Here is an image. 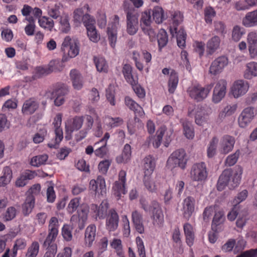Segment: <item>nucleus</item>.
Instances as JSON below:
<instances>
[{
  "instance_id": "obj_1",
  "label": "nucleus",
  "mask_w": 257,
  "mask_h": 257,
  "mask_svg": "<svg viewBox=\"0 0 257 257\" xmlns=\"http://www.w3.org/2000/svg\"><path fill=\"white\" fill-rule=\"evenodd\" d=\"M242 169L237 166L233 171L225 170L220 176L217 183V190L222 191L225 186H228L230 189H234L240 183Z\"/></svg>"
},
{
  "instance_id": "obj_2",
  "label": "nucleus",
  "mask_w": 257,
  "mask_h": 257,
  "mask_svg": "<svg viewBox=\"0 0 257 257\" xmlns=\"http://www.w3.org/2000/svg\"><path fill=\"white\" fill-rule=\"evenodd\" d=\"M90 8L87 4L82 7L76 9L73 12V21L76 27H80L82 24L86 29L95 26V20L87 13L90 12Z\"/></svg>"
},
{
  "instance_id": "obj_3",
  "label": "nucleus",
  "mask_w": 257,
  "mask_h": 257,
  "mask_svg": "<svg viewBox=\"0 0 257 257\" xmlns=\"http://www.w3.org/2000/svg\"><path fill=\"white\" fill-rule=\"evenodd\" d=\"M142 208L146 212H151L152 223L155 227H161L164 222V215L160 203L153 201L149 205L145 201L141 202Z\"/></svg>"
},
{
  "instance_id": "obj_4",
  "label": "nucleus",
  "mask_w": 257,
  "mask_h": 257,
  "mask_svg": "<svg viewBox=\"0 0 257 257\" xmlns=\"http://www.w3.org/2000/svg\"><path fill=\"white\" fill-rule=\"evenodd\" d=\"M213 85L212 83L204 87L199 84L193 85L187 89L189 96L197 102L203 101L208 96Z\"/></svg>"
},
{
  "instance_id": "obj_5",
  "label": "nucleus",
  "mask_w": 257,
  "mask_h": 257,
  "mask_svg": "<svg viewBox=\"0 0 257 257\" xmlns=\"http://www.w3.org/2000/svg\"><path fill=\"white\" fill-rule=\"evenodd\" d=\"M186 163L185 151L179 149L173 152L169 157L166 167L168 169L171 171L178 167L183 169L185 168Z\"/></svg>"
},
{
  "instance_id": "obj_6",
  "label": "nucleus",
  "mask_w": 257,
  "mask_h": 257,
  "mask_svg": "<svg viewBox=\"0 0 257 257\" xmlns=\"http://www.w3.org/2000/svg\"><path fill=\"white\" fill-rule=\"evenodd\" d=\"M61 50L70 58L75 57L79 52V42L77 39H71L66 36L63 40Z\"/></svg>"
},
{
  "instance_id": "obj_7",
  "label": "nucleus",
  "mask_w": 257,
  "mask_h": 257,
  "mask_svg": "<svg viewBox=\"0 0 257 257\" xmlns=\"http://www.w3.org/2000/svg\"><path fill=\"white\" fill-rule=\"evenodd\" d=\"M207 172L204 163L201 162L194 164L190 170V177L193 181H202L206 179Z\"/></svg>"
},
{
  "instance_id": "obj_8",
  "label": "nucleus",
  "mask_w": 257,
  "mask_h": 257,
  "mask_svg": "<svg viewBox=\"0 0 257 257\" xmlns=\"http://www.w3.org/2000/svg\"><path fill=\"white\" fill-rule=\"evenodd\" d=\"M89 207L87 204H82L77 211V214L72 216L71 222L74 224H78L80 229H82L87 220Z\"/></svg>"
},
{
  "instance_id": "obj_9",
  "label": "nucleus",
  "mask_w": 257,
  "mask_h": 257,
  "mask_svg": "<svg viewBox=\"0 0 257 257\" xmlns=\"http://www.w3.org/2000/svg\"><path fill=\"white\" fill-rule=\"evenodd\" d=\"M68 87L65 86L55 89L52 92H47L46 95L48 97L51 95L50 98L54 99V103L56 106L62 105L65 101V96L68 93Z\"/></svg>"
},
{
  "instance_id": "obj_10",
  "label": "nucleus",
  "mask_w": 257,
  "mask_h": 257,
  "mask_svg": "<svg viewBox=\"0 0 257 257\" xmlns=\"http://www.w3.org/2000/svg\"><path fill=\"white\" fill-rule=\"evenodd\" d=\"M83 122V116H75L68 119L65 122L66 138L70 139L72 133L79 130L82 127Z\"/></svg>"
},
{
  "instance_id": "obj_11",
  "label": "nucleus",
  "mask_w": 257,
  "mask_h": 257,
  "mask_svg": "<svg viewBox=\"0 0 257 257\" xmlns=\"http://www.w3.org/2000/svg\"><path fill=\"white\" fill-rule=\"evenodd\" d=\"M125 176L126 172L123 170L120 171L119 173L118 180L114 182L112 187L113 193L118 199L126 192L125 187Z\"/></svg>"
},
{
  "instance_id": "obj_12",
  "label": "nucleus",
  "mask_w": 257,
  "mask_h": 257,
  "mask_svg": "<svg viewBox=\"0 0 257 257\" xmlns=\"http://www.w3.org/2000/svg\"><path fill=\"white\" fill-rule=\"evenodd\" d=\"M227 82L225 80H219L216 84L213 91L212 100L215 103H219L225 96Z\"/></svg>"
},
{
  "instance_id": "obj_13",
  "label": "nucleus",
  "mask_w": 257,
  "mask_h": 257,
  "mask_svg": "<svg viewBox=\"0 0 257 257\" xmlns=\"http://www.w3.org/2000/svg\"><path fill=\"white\" fill-rule=\"evenodd\" d=\"M249 83L243 80L235 81L231 88V92L234 98H237L244 95L248 90Z\"/></svg>"
},
{
  "instance_id": "obj_14",
  "label": "nucleus",
  "mask_w": 257,
  "mask_h": 257,
  "mask_svg": "<svg viewBox=\"0 0 257 257\" xmlns=\"http://www.w3.org/2000/svg\"><path fill=\"white\" fill-rule=\"evenodd\" d=\"M139 28L137 14L128 12L126 14V32L130 35H135Z\"/></svg>"
},
{
  "instance_id": "obj_15",
  "label": "nucleus",
  "mask_w": 257,
  "mask_h": 257,
  "mask_svg": "<svg viewBox=\"0 0 257 257\" xmlns=\"http://www.w3.org/2000/svg\"><path fill=\"white\" fill-rule=\"evenodd\" d=\"M255 116L254 109L251 107L244 108L238 118L239 126L241 128L246 127L252 120Z\"/></svg>"
},
{
  "instance_id": "obj_16",
  "label": "nucleus",
  "mask_w": 257,
  "mask_h": 257,
  "mask_svg": "<svg viewBox=\"0 0 257 257\" xmlns=\"http://www.w3.org/2000/svg\"><path fill=\"white\" fill-rule=\"evenodd\" d=\"M228 64V59L227 57L222 56L215 59L209 68V73L215 75L221 73L224 68Z\"/></svg>"
},
{
  "instance_id": "obj_17",
  "label": "nucleus",
  "mask_w": 257,
  "mask_h": 257,
  "mask_svg": "<svg viewBox=\"0 0 257 257\" xmlns=\"http://www.w3.org/2000/svg\"><path fill=\"white\" fill-rule=\"evenodd\" d=\"M119 216L116 211L110 209L106 216L105 220V228L108 232L116 230L118 226Z\"/></svg>"
},
{
  "instance_id": "obj_18",
  "label": "nucleus",
  "mask_w": 257,
  "mask_h": 257,
  "mask_svg": "<svg viewBox=\"0 0 257 257\" xmlns=\"http://www.w3.org/2000/svg\"><path fill=\"white\" fill-rule=\"evenodd\" d=\"M108 209V203L106 200L102 201L99 205L92 204L90 206L91 212L96 220L103 219L106 215Z\"/></svg>"
},
{
  "instance_id": "obj_19",
  "label": "nucleus",
  "mask_w": 257,
  "mask_h": 257,
  "mask_svg": "<svg viewBox=\"0 0 257 257\" xmlns=\"http://www.w3.org/2000/svg\"><path fill=\"white\" fill-rule=\"evenodd\" d=\"M235 141L233 137L226 135L223 137L219 144L218 150L221 154H227L231 152L234 146Z\"/></svg>"
},
{
  "instance_id": "obj_20",
  "label": "nucleus",
  "mask_w": 257,
  "mask_h": 257,
  "mask_svg": "<svg viewBox=\"0 0 257 257\" xmlns=\"http://www.w3.org/2000/svg\"><path fill=\"white\" fill-rule=\"evenodd\" d=\"M246 41L248 44L249 56L251 59L257 57V32L251 31L247 34Z\"/></svg>"
},
{
  "instance_id": "obj_21",
  "label": "nucleus",
  "mask_w": 257,
  "mask_h": 257,
  "mask_svg": "<svg viewBox=\"0 0 257 257\" xmlns=\"http://www.w3.org/2000/svg\"><path fill=\"white\" fill-rule=\"evenodd\" d=\"M89 189L95 192V194L103 195L105 193L106 185L104 179L98 176L96 180H91L89 182Z\"/></svg>"
},
{
  "instance_id": "obj_22",
  "label": "nucleus",
  "mask_w": 257,
  "mask_h": 257,
  "mask_svg": "<svg viewBox=\"0 0 257 257\" xmlns=\"http://www.w3.org/2000/svg\"><path fill=\"white\" fill-rule=\"evenodd\" d=\"M195 199L191 196H188L184 199L182 203V212L183 216L189 219L194 211Z\"/></svg>"
},
{
  "instance_id": "obj_23",
  "label": "nucleus",
  "mask_w": 257,
  "mask_h": 257,
  "mask_svg": "<svg viewBox=\"0 0 257 257\" xmlns=\"http://www.w3.org/2000/svg\"><path fill=\"white\" fill-rule=\"evenodd\" d=\"M132 221L136 231L140 234L145 232L143 215L138 210H134L132 213Z\"/></svg>"
},
{
  "instance_id": "obj_24",
  "label": "nucleus",
  "mask_w": 257,
  "mask_h": 257,
  "mask_svg": "<svg viewBox=\"0 0 257 257\" xmlns=\"http://www.w3.org/2000/svg\"><path fill=\"white\" fill-rule=\"evenodd\" d=\"M39 107V103L34 98L26 100L22 106V112L25 115L34 113Z\"/></svg>"
},
{
  "instance_id": "obj_25",
  "label": "nucleus",
  "mask_w": 257,
  "mask_h": 257,
  "mask_svg": "<svg viewBox=\"0 0 257 257\" xmlns=\"http://www.w3.org/2000/svg\"><path fill=\"white\" fill-rule=\"evenodd\" d=\"M183 127V134L188 140H192L195 136L194 128L191 121L186 118H181L180 120Z\"/></svg>"
},
{
  "instance_id": "obj_26",
  "label": "nucleus",
  "mask_w": 257,
  "mask_h": 257,
  "mask_svg": "<svg viewBox=\"0 0 257 257\" xmlns=\"http://www.w3.org/2000/svg\"><path fill=\"white\" fill-rule=\"evenodd\" d=\"M143 169L145 176L151 175L156 167V160L155 158L151 155H148L143 159Z\"/></svg>"
},
{
  "instance_id": "obj_27",
  "label": "nucleus",
  "mask_w": 257,
  "mask_h": 257,
  "mask_svg": "<svg viewBox=\"0 0 257 257\" xmlns=\"http://www.w3.org/2000/svg\"><path fill=\"white\" fill-rule=\"evenodd\" d=\"M243 77L248 80L257 77V62L251 61L245 64Z\"/></svg>"
},
{
  "instance_id": "obj_28",
  "label": "nucleus",
  "mask_w": 257,
  "mask_h": 257,
  "mask_svg": "<svg viewBox=\"0 0 257 257\" xmlns=\"http://www.w3.org/2000/svg\"><path fill=\"white\" fill-rule=\"evenodd\" d=\"M242 25L246 28L257 26V9L247 13L242 21Z\"/></svg>"
},
{
  "instance_id": "obj_29",
  "label": "nucleus",
  "mask_w": 257,
  "mask_h": 257,
  "mask_svg": "<svg viewBox=\"0 0 257 257\" xmlns=\"http://www.w3.org/2000/svg\"><path fill=\"white\" fill-rule=\"evenodd\" d=\"M96 227L94 224H90L86 228L84 241L86 245L90 247L92 245L96 236Z\"/></svg>"
},
{
  "instance_id": "obj_30",
  "label": "nucleus",
  "mask_w": 257,
  "mask_h": 257,
  "mask_svg": "<svg viewBox=\"0 0 257 257\" xmlns=\"http://www.w3.org/2000/svg\"><path fill=\"white\" fill-rule=\"evenodd\" d=\"M211 112V109L205 110L204 107H201L198 110L195 115V123L199 125H203L208 120V116Z\"/></svg>"
},
{
  "instance_id": "obj_31",
  "label": "nucleus",
  "mask_w": 257,
  "mask_h": 257,
  "mask_svg": "<svg viewBox=\"0 0 257 257\" xmlns=\"http://www.w3.org/2000/svg\"><path fill=\"white\" fill-rule=\"evenodd\" d=\"M220 43V38L217 36H214L209 39L206 43L207 54H213L219 48Z\"/></svg>"
},
{
  "instance_id": "obj_32",
  "label": "nucleus",
  "mask_w": 257,
  "mask_h": 257,
  "mask_svg": "<svg viewBox=\"0 0 257 257\" xmlns=\"http://www.w3.org/2000/svg\"><path fill=\"white\" fill-rule=\"evenodd\" d=\"M70 76L75 89L80 90L83 87V81L81 74L76 69L71 70Z\"/></svg>"
},
{
  "instance_id": "obj_33",
  "label": "nucleus",
  "mask_w": 257,
  "mask_h": 257,
  "mask_svg": "<svg viewBox=\"0 0 257 257\" xmlns=\"http://www.w3.org/2000/svg\"><path fill=\"white\" fill-rule=\"evenodd\" d=\"M35 206V197L27 195L24 203L22 205V212L25 216H28L32 211Z\"/></svg>"
},
{
  "instance_id": "obj_34",
  "label": "nucleus",
  "mask_w": 257,
  "mask_h": 257,
  "mask_svg": "<svg viewBox=\"0 0 257 257\" xmlns=\"http://www.w3.org/2000/svg\"><path fill=\"white\" fill-rule=\"evenodd\" d=\"M125 104L139 116H143L145 115L143 108L130 97H126L125 98Z\"/></svg>"
},
{
  "instance_id": "obj_35",
  "label": "nucleus",
  "mask_w": 257,
  "mask_h": 257,
  "mask_svg": "<svg viewBox=\"0 0 257 257\" xmlns=\"http://www.w3.org/2000/svg\"><path fill=\"white\" fill-rule=\"evenodd\" d=\"M132 148L131 146L126 144L124 145L121 155L116 157V160L118 163H126L131 158Z\"/></svg>"
},
{
  "instance_id": "obj_36",
  "label": "nucleus",
  "mask_w": 257,
  "mask_h": 257,
  "mask_svg": "<svg viewBox=\"0 0 257 257\" xmlns=\"http://www.w3.org/2000/svg\"><path fill=\"white\" fill-rule=\"evenodd\" d=\"M152 16L157 24L162 23L166 19L163 8L160 6H156L153 8Z\"/></svg>"
},
{
  "instance_id": "obj_37",
  "label": "nucleus",
  "mask_w": 257,
  "mask_h": 257,
  "mask_svg": "<svg viewBox=\"0 0 257 257\" xmlns=\"http://www.w3.org/2000/svg\"><path fill=\"white\" fill-rule=\"evenodd\" d=\"M104 122L105 124L108 127L113 128L122 124L123 120L119 117H112L107 116L104 118Z\"/></svg>"
},
{
  "instance_id": "obj_38",
  "label": "nucleus",
  "mask_w": 257,
  "mask_h": 257,
  "mask_svg": "<svg viewBox=\"0 0 257 257\" xmlns=\"http://www.w3.org/2000/svg\"><path fill=\"white\" fill-rule=\"evenodd\" d=\"M122 73L128 83L133 86L136 84V81L132 75V67L130 65H124L122 68Z\"/></svg>"
},
{
  "instance_id": "obj_39",
  "label": "nucleus",
  "mask_w": 257,
  "mask_h": 257,
  "mask_svg": "<svg viewBox=\"0 0 257 257\" xmlns=\"http://www.w3.org/2000/svg\"><path fill=\"white\" fill-rule=\"evenodd\" d=\"M245 34V30L243 27L238 25H235L232 30V39L235 42H238Z\"/></svg>"
},
{
  "instance_id": "obj_40",
  "label": "nucleus",
  "mask_w": 257,
  "mask_h": 257,
  "mask_svg": "<svg viewBox=\"0 0 257 257\" xmlns=\"http://www.w3.org/2000/svg\"><path fill=\"white\" fill-rule=\"evenodd\" d=\"M178 75L174 71H172L168 82L169 91L171 93L174 92L178 83Z\"/></svg>"
},
{
  "instance_id": "obj_41",
  "label": "nucleus",
  "mask_w": 257,
  "mask_h": 257,
  "mask_svg": "<svg viewBox=\"0 0 257 257\" xmlns=\"http://www.w3.org/2000/svg\"><path fill=\"white\" fill-rule=\"evenodd\" d=\"M237 108V105L236 104L227 105L219 113V117L220 118H224L226 116H230L235 113Z\"/></svg>"
},
{
  "instance_id": "obj_42",
  "label": "nucleus",
  "mask_w": 257,
  "mask_h": 257,
  "mask_svg": "<svg viewBox=\"0 0 257 257\" xmlns=\"http://www.w3.org/2000/svg\"><path fill=\"white\" fill-rule=\"evenodd\" d=\"M39 26L48 31H51L54 27V21L47 17H42L38 20Z\"/></svg>"
},
{
  "instance_id": "obj_43",
  "label": "nucleus",
  "mask_w": 257,
  "mask_h": 257,
  "mask_svg": "<svg viewBox=\"0 0 257 257\" xmlns=\"http://www.w3.org/2000/svg\"><path fill=\"white\" fill-rule=\"evenodd\" d=\"M48 156L47 154L39 155L33 157L31 160L30 164L34 167H39L42 165L45 164L48 160Z\"/></svg>"
},
{
  "instance_id": "obj_44",
  "label": "nucleus",
  "mask_w": 257,
  "mask_h": 257,
  "mask_svg": "<svg viewBox=\"0 0 257 257\" xmlns=\"http://www.w3.org/2000/svg\"><path fill=\"white\" fill-rule=\"evenodd\" d=\"M218 144V139L214 137L209 142L207 148V156L209 158L213 157L216 152L217 147Z\"/></svg>"
},
{
  "instance_id": "obj_45",
  "label": "nucleus",
  "mask_w": 257,
  "mask_h": 257,
  "mask_svg": "<svg viewBox=\"0 0 257 257\" xmlns=\"http://www.w3.org/2000/svg\"><path fill=\"white\" fill-rule=\"evenodd\" d=\"M94 61L97 70L98 71L103 72H106L107 71L108 66L105 60L103 58L95 57Z\"/></svg>"
},
{
  "instance_id": "obj_46",
  "label": "nucleus",
  "mask_w": 257,
  "mask_h": 257,
  "mask_svg": "<svg viewBox=\"0 0 257 257\" xmlns=\"http://www.w3.org/2000/svg\"><path fill=\"white\" fill-rule=\"evenodd\" d=\"M157 40L160 49L165 47L168 43L167 32L164 29H161L157 35Z\"/></svg>"
},
{
  "instance_id": "obj_47",
  "label": "nucleus",
  "mask_w": 257,
  "mask_h": 257,
  "mask_svg": "<svg viewBox=\"0 0 257 257\" xmlns=\"http://www.w3.org/2000/svg\"><path fill=\"white\" fill-rule=\"evenodd\" d=\"M58 232H57L55 230L49 231L48 235L44 242L43 246L47 247V249H50L52 245H56L53 242L55 241L58 235Z\"/></svg>"
},
{
  "instance_id": "obj_48",
  "label": "nucleus",
  "mask_w": 257,
  "mask_h": 257,
  "mask_svg": "<svg viewBox=\"0 0 257 257\" xmlns=\"http://www.w3.org/2000/svg\"><path fill=\"white\" fill-rule=\"evenodd\" d=\"M61 6L60 3H57L54 6L48 7V14L49 16L54 19H57L60 15V9Z\"/></svg>"
},
{
  "instance_id": "obj_49",
  "label": "nucleus",
  "mask_w": 257,
  "mask_h": 257,
  "mask_svg": "<svg viewBox=\"0 0 257 257\" xmlns=\"http://www.w3.org/2000/svg\"><path fill=\"white\" fill-rule=\"evenodd\" d=\"M172 26L174 30H177V27L180 25L183 20V14L180 12H174L171 15Z\"/></svg>"
},
{
  "instance_id": "obj_50",
  "label": "nucleus",
  "mask_w": 257,
  "mask_h": 257,
  "mask_svg": "<svg viewBox=\"0 0 257 257\" xmlns=\"http://www.w3.org/2000/svg\"><path fill=\"white\" fill-rule=\"evenodd\" d=\"M135 241L137 245V251L139 256L146 257L145 247L142 238L140 236H137L136 238Z\"/></svg>"
},
{
  "instance_id": "obj_51",
  "label": "nucleus",
  "mask_w": 257,
  "mask_h": 257,
  "mask_svg": "<svg viewBox=\"0 0 257 257\" xmlns=\"http://www.w3.org/2000/svg\"><path fill=\"white\" fill-rule=\"evenodd\" d=\"M144 184L146 189L151 192H154L157 190V186L155 181L149 176H145L144 179Z\"/></svg>"
},
{
  "instance_id": "obj_52",
  "label": "nucleus",
  "mask_w": 257,
  "mask_h": 257,
  "mask_svg": "<svg viewBox=\"0 0 257 257\" xmlns=\"http://www.w3.org/2000/svg\"><path fill=\"white\" fill-rule=\"evenodd\" d=\"M39 250V244L36 242H33L28 247L26 257H36Z\"/></svg>"
},
{
  "instance_id": "obj_53",
  "label": "nucleus",
  "mask_w": 257,
  "mask_h": 257,
  "mask_svg": "<svg viewBox=\"0 0 257 257\" xmlns=\"http://www.w3.org/2000/svg\"><path fill=\"white\" fill-rule=\"evenodd\" d=\"M48 67L50 70V73L53 72L60 71L63 67V63L59 60H54L51 61Z\"/></svg>"
},
{
  "instance_id": "obj_54",
  "label": "nucleus",
  "mask_w": 257,
  "mask_h": 257,
  "mask_svg": "<svg viewBox=\"0 0 257 257\" xmlns=\"http://www.w3.org/2000/svg\"><path fill=\"white\" fill-rule=\"evenodd\" d=\"M175 33H177L176 39L178 46L181 48H184L185 46L186 36L185 31L183 29H180L178 32L175 31Z\"/></svg>"
},
{
  "instance_id": "obj_55",
  "label": "nucleus",
  "mask_w": 257,
  "mask_h": 257,
  "mask_svg": "<svg viewBox=\"0 0 257 257\" xmlns=\"http://www.w3.org/2000/svg\"><path fill=\"white\" fill-rule=\"evenodd\" d=\"M94 147H97L94 151V154L97 157L102 158L108 153V150L106 143L105 144H100Z\"/></svg>"
},
{
  "instance_id": "obj_56",
  "label": "nucleus",
  "mask_w": 257,
  "mask_h": 257,
  "mask_svg": "<svg viewBox=\"0 0 257 257\" xmlns=\"http://www.w3.org/2000/svg\"><path fill=\"white\" fill-rule=\"evenodd\" d=\"M80 198L76 197L70 200L67 209L69 213H72L76 210L78 206L80 205Z\"/></svg>"
},
{
  "instance_id": "obj_57",
  "label": "nucleus",
  "mask_w": 257,
  "mask_h": 257,
  "mask_svg": "<svg viewBox=\"0 0 257 257\" xmlns=\"http://www.w3.org/2000/svg\"><path fill=\"white\" fill-rule=\"evenodd\" d=\"M86 30L87 36L90 40L94 43L97 42L100 39V36L97 32L95 26L88 28Z\"/></svg>"
},
{
  "instance_id": "obj_58",
  "label": "nucleus",
  "mask_w": 257,
  "mask_h": 257,
  "mask_svg": "<svg viewBox=\"0 0 257 257\" xmlns=\"http://www.w3.org/2000/svg\"><path fill=\"white\" fill-rule=\"evenodd\" d=\"M240 155V151L237 150L234 154L229 155L226 159L225 164L227 166H232L237 162Z\"/></svg>"
},
{
  "instance_id": "obj_59",
  "label": "nucleus",
  "mask_w": 257,
  "mask_h": 257,
  "mask_svg": "<svg viewBox=\"0 0 257 257\" xmlns=\"http://www.w3.org/2000/svg\"><path fill=\"white\" fill-rule=\"evenodd\" d=\"M55 143L53 144H48V146L51 148H55L57 147L59 143L62 141L63 136V132L61 128H58L55 129Z\"/></svg>"
},
{
  "instance_id": "obj_60",
  "label": "nucleus",
  "mask_w": 257,
  "mask_h": 257,
  "mask_svg": "<svg viewBox=\"0 0 257 257\" xmlns=\"http://www.w3.org/2000/svg\"><path fill=\"white\" fill-rule=\"evenodd\" d=\"M152 23L150 12H144L142 13L141 19V27L151 26Z\"/></svg>"
},
{
  "instance_id": "obj_61",
  "label": "nucleus",
  "mask_w": 257,
  "mask_h": 257,
  "mask_svg": "<svg viewBox=\"0 0 257 257\" xmlns=\"http://www.w3.org/2000/svg\"><path fill=\"white\" fill-rule=\"evenodd\" d=\"M107 34L110 46L112 48H114L117 40V31L112 30L110 26L108 27Z\"/></svg>"
},
{
  "instance_id": "obj_62",
  "label": "nucleus",
  "mask_w": 257,
  "mask_h": 257,
  "mask_svg": "<svg viewBox=\"0 0 257 257\" xmlns=\"http://www.w3.org/2000/svg\"><path fill=\"white\" fill-rule=\"evenodd\" d=\"M142 30L144 33L148 36L150 41L153 42L156 40V33L151 26L148 27H142Z\"/></svg>"
},
{
  "instance_id": "obj_63",
  "label": "nucleus",
  "mask_w": 257,
  "mask_h": 257,
  "mask_svg": "<svg viewBox=\"0 0 257 257\" xmlns=\"http://www.w3.org/2000/svg\"><path fill=\"white\" fill-rule=\"evenodd\" d=\"M248 195V192L246 190H243L239 192L237 196L233 200L234 206H237L240 202L245 200Z\"/></svg>"
},
{
  "instance_id": "obj_64",
  "label": "nucleus",
  "mask_w": 257,
  "mask_h": 257,
  "mask_svg": "<svg viewBox=\"0 0 257 257\" xmlns=\"http://www.w3.org/2000/svg\"><path fill=\"white\" fill-rule=\"evenodd\" d=\"M17 210L13 206L8 208L6 212H5L4 219L6 221H10L14 219L16 215Z\"/></svg>"
}]
</instances>
